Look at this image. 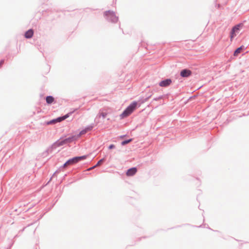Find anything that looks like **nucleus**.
Listing matches in <instances>:
<instances>
[{
  "instance_id": "obj_1",
  "label": "nucleus",
  "mask_w": 249,
  "mask_h": 249,
  "mask_svg": "<svg viewBox=\"0 0 249 249\" xmlns=\"http://www.w3.org/2000/svg\"><path fill=\"white\" fill-rule=\"evenodd\" d=\"M137 106V103L136 102L132 103L123 112L121 115L122 117L124 118L129 116L136 109Z\"/></svg>"
},
{
  "instance_id": "obj_2",
  "label": "nucleus",
  "mask_w": 249,
  "mask_h": 249,
  "mask_svg": "<svg viewBox=\"0 0 249 249\" xmlns=\"http://www.w3.org/2000/svg\"><path fill=\"white\" fill-rule=\"evenodd\" d=\"M137 106V103L136 102L132 103L123 112L121 115L122 117L124 118L129 116L136 109Z\"/></svg>"
},
{
  "instance_id": "obj_3",
  "label": "nucleus",
  "mask_w": 249,
  "mask_h": 249,
  "mask_svg": "<svg viewBox=\"0 0 249 249\" xmlns=\"http://www.w3.org/2000/svg\"><path fill=\"white\" fill-rule=\"evenodd\" d=\"M137 106V103L136 102L132 103L123 112L121 115L122 117L124 118L129 116L136 109Z\"/></svg>"
},
{
  "instance_id": "obj_4",
  "label": "nucleus",
  "mask_w": 249,
  "mask_h": 249,
  "mask_svg": "<svg viewBox=\"0 0 249 249\" xmlns=\"http://www.w3.org/2000/svg\"><path fill=\"white\" fill-rule=\"evenodd\" d=\"M137 106V103L136 102L132 103L123 112L121 115L122 117L124 118L129 116L136 109Z\"/></svg>"
},
{
  "instance_id": "obj_5",
  "label": "nucleus",
  "mask_w": 249,
  "mask_h": 249,
  "mask_svg": "<svg viewBox=\"0 0 249 249\" xmlns=\"http://www.w3.org/2000/svg\"><path fill=\"white\" fill-rule=\"evenodd\" d=\"M137 106V103L136 102L132 103L123 112L121 115L122 117L124 118L129 116L136 109Z\"/></svg>"
},
{
  "instance_id": "obj_6",
  "label": "nucleus",
  "mask_w": 249,
  "mask_h": 249,
  "mask_svg": "<svg viewBox=\"0 0 249 249\" xmlns=\"http://www.w3.org/2000/svg\"><path fill=\"white\" fill-rule=\"evenodd\" d=\"M137 106V103L136 102L132 103L123 112L121 115L122 117L124 118L129 116L136 109Z\"/></svg>"
},
{
  "instance_id": "obj_7",
  "label": "nucleus",
  "mask_w": 249,
  "mask_h": 249,
  "mask_svg": "<svg viewBox=\"0 0 249 249\" xmlns=\"http://www.w3.org/2000/svg\"><path fill=\"white\" fill-rule=\"evenodd\" d=\"M87 157L86 156L76 157L71 159L68 160L63 165L64 168L73 164L78 162L79 161L86 159Z\"/></svg>"
},
{
  "instance_id": "obj_8",
  "label": "nucleus",
  "mask_w": 249,
  "mask_h": 249,
  "mask_svg": "<svg viewBox=\"0 0 249 249\" xmlns=\"http://www.w3.org/2000/svg\"><path fill=\"white\" fill-rule=\"evenodd\" d=\"M73 140H74V137H72L65 139L63 140H58L53 144V148H55L57 147L63 145L65 144L70 143L71 142H72L73 141Z\"/></svg>"
},
{
  "instance_id": "obj_9",
  "label": "nucleus",
  "mask_w": 249,
  "mask_h": 249,
  "mask_svg": "<svg viewBox=\"0 0 249 249\" xmlns=\"http://www.w3.org/2000/svg\"><path fill=\"white\" fill-rule=\"evenodd\" d=\"M241 26L240 24H238L233 27L232 29L230 36L231 41L236 36L237 34L239 33Z\"/></svg>"
},
{
  "instance_id": "obj_10",
  "label": "nucleus",
  "mask_w": 249,
  "mask_h": 249,
  "mask_svg": "<svg viewBox=\"0 0 249 249\" xmlns=\"http://www.w3.org/2000/svg\"><path fill=\"white\" fill-rule=\"evenodd\" d=\"M104 15L113 22H115L117 20V18L116 17L114 12L112 11H107L105 13Z\"/></svg>"
},
{
  "instance_id": "obj_11",
  "label": "nucleus",
  "mask_w": 249,
  "mask_h": 249,
  "mask_svg": "<svg viewBox=\"0 0 249 249\" xmlns=\"http://www.w3.org/2000/svg\"><path fill=\"white\" fill-rule=\"evenodd\" d=\"M68 116H69L67 114L63 117H59V118H57L56 119L53 120L48 122L47 124H55L57 122H60L62 121H63L65 119H66L68 117Z\"/></svg>"
},
{
  "instance_id": "obj_12",
  "label": "nucleus",
  "mask_w": 249,
  "mask_h": 249,
  "mask_svg": "<svg viewBox=\"0 0 249 249\" xmlns=\"http://www.w3.org/2000/svg\"><path fill=\"white\" fill-rule=\"evenodd\" d=\"M137 172V169L136 167H133L129 169L126 173V175L128 177L132 176L134 175Z\"/></svg>"
},
{
  "instance_id": "obj_13",
  "label": "nucleus",
  "mask_w": 249,
  "mask_h": 249,
  "mask_svg": "<svg viewBox=\"0 0 249 249\" xmlns=\"http://www.w3.org/2000/svg\"><path fill=\"white\" fill-rule=\"evenodd\" d=\"M192 72L189 70L185 69L180 72V75L183 77H187L191 75Z\"/></svg>"
},
{
  "instance_id": "obj_14",
  "label": "nucleus",
  "mask_w": 249,
  "mask_h": 249,
  "mask_svg": "<svg viewBox=\"0 0 249 249\" xmlns=\"http://www.w3.org/2000/svg\"><path fill=\"white\" fill-rule=\"evenodd\" d=\"M172 81L171 79H167L165 80L161 81L159 85L160 87H167L171 84Z\"/></svg>"
},
{
  "instance_id": "obj_15",
  "label": "nucleus",
  "mask_w": 249,
  "mask_h": 249,
  "mask_svg": "<svg viewBox=\"0 0 249 249\" xmlns=\"http://www.w3.org/2000/svg\"><path fill=\"white\" fill-rule=\"evenodd\" d=\"M33 34V30L32 29H30L25 33V37L27 38H30L32 37Z\"/></svg>"
},
{
  "instance_id": "obj_16",
  "label": "nucleus",
  "mask_w": 249,
  "mask_h": 249,
  "mask_svg": "<svg viewBox=\"0 0 249 249\" xmlns=\"http://www.w3.org/2000/svg\"><path fill=\"white\" fill-rule=\"evenodd\" d=\"M93 127L92 126H88L87 127V128H86L85 129L82 130L80 133H79V136H80L82 135H84L85 134V133H86L87 132L89 131H90L92 129Z\"/></svg>"
},
{
  "instance_id": "obj_17",
  "label": "nucleus",
  "mask_w": 249,
  "mask_h": 249,
  "mask_svg": "<svg viewBox=\"0 0 249 249\" xmlns=\"http://www.w3.org/2000/svg\"><path fill=\"white\" fill-rule=\"evenodd\" d=\"M244 48V46H242L239 48H237L234 52V55L237 56L240 53H241L242 51Z\"/></svg>"
},
{
  "instance_id": "obj_18",
  "label": "nucleus",
  "mask_w": 249,
  "mask_h": 249,
  "mask_svg": "<svg viewBox=\"0 0 249 249\" xmlns=\"http://www.w3.org/2000/svg\"><path fill=\"white\" fill-rule=\"evenodd\" d=\"M46 102L48 104H50L54 101V98L53 97L51 96H47L46 97Z\"/></svg>"
},
{
  "instance_id": "obj_19",
  "label": "nucleus",
  "mask_w": 249,
  "mask_h": 249,
  "mask_svg": "<svg viewBox=\"0 0 249 249\" xmlns=\"http://www.w3.org/2000/svg\"><path fill=\"white\" fill-rule=\"evenodd\" d=\"M108 113L107 112H100L98 114V117L99 118L102 117L103 118H105L107 115Z\"/></svg>"
},
{
  "instance_id": "obj_20",
  "label": "nucleus",
  "mask_w": 249,
  "mask_h": 249,
  "mask_svg": "<svg viewBox=\"0 0 249 249\" xmlns=\"http://www.w3.org/2000/svg\"><path fill=\"white\" fill-rule=\"evenodd\" d=\"M132 139H130L128 140L124 141L122 142V145H125V144L128 143L129 142H131L132 141Z\"/></svg>"
},
{
  "instance_id": "obj_21",
  "label": "nucleus",
  "mask_w": 249,
  "mask_h": 249,
  "mask_svg": "<svg viewBox=\"0 0 249 249\" xmlns=\"http://www.w3.org/2000/svg\"><path fill=\"white\" fill-rule=\"evenodd\" d=\"M105 160V159H102L101 160H100L98 161V162H97V163L96 164V166H100V165H101L102 164V163Z\"/></svg>"
},
{
  "instance_id": "obj_22",
  "label": "nucleus",
  "mask_w": 249,
  "mask_h": 249,
  "mask_svg": "<svg viewBox=\"0 0 249 249\" xmlns=\"http://www.w3.org/2000/svg\"><path fill=\"white\" fill-rule=\"evenodd\" d=\"M114 147V145L113 144H111L109 146V149H112Z\"/></svg>"
},
{
  "instance_id": "obj_23",
  "label": "nucleus",
  "mask_w": 249,
  "mask_h": 249,
  "mask_svg": "<svg viewBox=\"0 0 249 249\" xmlns=\"http://www.w3.org/2000/svg\"><path fill=\"white\" fill-rule=\"evenodd\" d=\"M3 63H4V60H3L0 61V67L3 65Z\"/></svg>"
},
{
  "instance_id": "obj_24",
  "label": "nucleus",
  "mask_w": 249,
  "mask_h": 249,
  "mask_svg": "<svg viewBox=\"0 0 249 249\" xmlns=\"http://www.w3.org/2000/svg\"><path fill=\"white\" fill-rule=\"evenodd\" d=\"M96 167H97V166H96V165H95V166H93V167H92L89 168L88 169V170H92V169H94V168H95Z\"/></svg>"
}]
</instances>
